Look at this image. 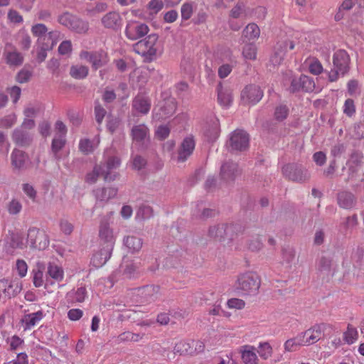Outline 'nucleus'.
<instances>
[{"label":"nucleus","mask_w":364,"mask_h":364,"mask_svg":"<svg viewBox=\"0 0 364 364\" xmlns=\"http://www.w3.org/2000/svg\"><path fill=\"white\" fill-rule=\"evenodd\" d=\"M363 156L360 152L355 151L351 154L347 165L348 166L349 170L352 173H354L357 171V168L360 166L363 163Z\"/></svg>","instance_id":"46"},{"label":"nucleus","mask_w":364,"mask_h":364,"mask_svg":"<svg viewBox=\"0 0 364 364\" xmlns=\"http://www.w3.org/2000/svg\"><path fill=\"white\" fill-rule=\"evenodd\" d=\"M250 137L242 129H236L232 132L230 137V144L232 150L245 151L249 146Z\"/></svg>","instance_id":"14"},{"label":"nucleus","mask_w":364,"mask_h":364,"mask_svg":"<svg viewBox=\"0 0 364 364\" xmlns=\"http://www.w3.org/2000/svg\"><path fill=\"white\" fill-rule=\"evenodd\" d=\"M151 100L146 96L137 95L132 102V109L141 114H146L151 109Z\"/></svg>","instance_id":"24"},{"label":"nucleus","mask_w":364,"mask_h":364,"mask_svg":"<svg viewBox=\"0 0 364 364\" xmlns=\"http://www.w3.org/2000/svg\"><path fill=\"white\" fill-rule=\"evenodd\" d=\"M304 346H305L304 339L301 334L299 333L296 336L287 340L284 343V348L285 352H294Z\"/></svg>","instance_id":"40"},{"label":"nucleus","mask_w":364,"mask_h":364,"mask_svg":"<svg viewBox=\"0 0 364 364\" xmlns=\"http://www.w3.org/2000/svg\"><path fill=\"white\" fill-rule=\"evenodd\" d=\"M112 252V250L102 247L99 252L93 255L91 264L96 268L102 267L111 257Z\"/></svg>","instance_id":"27"},{"label":"nucleus","mask_w":364,"mask_h":364,"mask_svg":"<svg viewBox=\"0 0 364 364\" xmlns=\"http://www.w3.org/2000/svg\"><path fill=\"white\" fill-rule=\"evenodd\" d=\"M99 144L100 137L98 136L95 137L92 141L84 139L80 141L79 149L82 153L88 154L92 153L98 146Z\"/></svg>","instance_id":"39"},{"label":"nucleus","mask_w":364,"mask_h":364,"mask_svg":"<svg viewBox=\"0 0 364 364\" xmlns=\"http://www.w3.org/2000/svg\"><path fill=\"white\" fill-rule=\"evenodd\" d=\"M338 203L344 209L352 208L355 205L354 196L348 191H342L338 194Z\"/></svg>","instance_id":"34"},{"label":"nucleus","mask_w":364,"mask_h":364,"mask_svg":"<svg viewBox=\"0 0 364 364\" xmlns=\"http://www.w3.org/2000/svg\"><path fill=\"white\" fill-rule=\"evenodd\" d=\"M159 37L156 34L149 35L146 38L136 43L133 50L145 58L148 61L154 60L159 51Z\"/></svg>","instance_id":"2"},{"label":"nucleus","mask_w":364,"mask_h":364,"mask_svg":"<svg viewBox=\"0 0 364 364\" xmlns=\"http://www.w3.org/2000/svg\"><path fill=\"white\" fill-rule=\"evenodd\" d=\"M88 68L85 65H73L70 68V74L75 79H83L88 75Z\"/></svg>","instance_id":"49"},{"label":"nucleus","mask_w":364,"mask_h":364,"mask_svg":"<svg viewBox=\"0 0 364 364\" xmlns=\"http://www.w3.org/2000/svg\"><path fill=\"white\" fill-rule=\"evenodd\" d=\"M8 48H14L13 45L10 43H7L6 44L5 50L3 54L6 60V63L10 66L21 65L23 61L22 54L15 49L14 50H8Z\"/></svg>","instance_id":"21"},{"label":"nucleus","mask_w":364,"mask_h":364,"mask_svg":"<svg viewBox=\"0 0 364 364\" xmlns=\"http://www.w3.org/2000/svg\"><path fill=\"white\" fill-rule=\"evenodd\" d=\"M324 325L318 324L300 333L305 346H309L318 341L323 333Z\"/></svg>","instance_id":"18"},{"label":"nucleus","mask_w":364,"mask_h":364,"mask_svg":"<svg viewBox=\"0 0 364 364\" xmlns=\"http://www.w3.org/2000/svg\"><path fill=\"white\" fill-rule=\"evenodd\" d=\"M257 353L260 358L267 360L272 355V348L268 342H261L258 345Z\"/></svg>","instance_id":"52"},{"label":"nucleus","mask_w":364,"mask_h":364,"mask_svg":"<svg viewBox=\"0 0 364 364\" xmlns=\"http://www.w3.org/2000/svg\"><path fill=\"white\" fill-rule=\"evenodd\" d=\"M149 31V26L136 21H129L125 28V35L129 40L136 41L146 36Z\"/></svg>","instance_id":"12"},{"label":"nucleus","mask_w":364,"mask_h":364,"mask_svg":"<svg viewBox=\"0 0 364 364\" xmlns=\"http://www.w3.org/2000/svg\"><path fill=\"white\" fill-rule=\"evenodd\" d=\"M27 242L33 249L44 250L49 245L47 235L36 228H31L28 231Z\"/></svg>","instance_id":"6"},{"label":"nucleus","mask_w":364,"mask_h":364,"mask_svg":"<svg viewBox=\"0 0 364 364\" xmlns=\"http://www.w3.org/2000/svg\"><path fill=\"white\" fill-rule=\"evenodd\" d=\"M243 36L251 41V40H257L259 38L260 36V29L259 26L255 23H249L243 30L242 32Z\"/></svg>","instance_id":"44"},{"label":"nucleus","mask_w":364,"mask_h":364,"mask_svg":"<svg viewBox=\"0 0 364 364\" xmlns=\"http://www.w3.org/2000/svg\"><path fill=\"white\" fill-rule=\"evenodd\" d=\"M31 31L34 36L38 37V42L40 41V38L46 36L48 34V27L43 23L33 25Z\"/></svg>","instance_id":"53"},{"label":"nucleus","mask_w":364,"mask_h":364,"mask_svg":"<svg viewBox=\"0 0 364 364\" xmlns=\"http://www.w3.org/2000/svg\"><path fill=\"white\" fill-rule=\"evenodd\" d=\"M44 264L42 262L36 264V268L32 271L33 283L36 287H43L46 289V274L44 275Z\"/></svg>","instance_id":"29"},{"label":"nucleus","mask_w":364,"mask_h":364,"mask_svg":"<svg viewBox=\"0 0 364 364\" xmlns=\"http://www.w3.org/2000/svg\"><path fill=\"white\" fill-rule=\"evenodd\" d=\"M87 297V291L85 287H79L67 294V299L72 304L82 303Z\"/></svg>","instance_id":"35"},{"label":"nucleus","mask_w":364,"mask_h":364,"mask_svg":"<svg viewBox=\"0 0 364 364\" xmlns=\"http://www.w3.org/2000/svg\"><path fill=\"white\" fill-rule=\"evenodd\" d=\"M191 340L180 341L173 347V353L180 355H193Z\"/></svg>","instance_id":"38"},{"label":"nucleus","mask_w":364,"mask_h":364,"mask_svg":"<svg viewBox=\"0 0 364 364\" xmlns=\"http://www.w3.org/2000/svg\"><path fill=\"white\" fill-rule=\"evenodd\" d=\"M27 159L26 153L20 149H14L11 152V161L14 169L19 171L24 168Z\"/></svg>","instance_id":"26"},{"label":"nucleus","mask_w":364,"mask_h":364,"mask_svg":"<svg viewBox=\"0 0 364 364\" xmlns=\"http://www.w3.org/2000/svg\"><path fill=\"white\" fill-rule=\"evenodd\" d=\"M45 314L40 310L34 313L26 314L21 321L25 331L30 330L34 327L41 320L43 319Z\"/></svg>","instance_id":"28"},{"label":"nucleus","mask_w":364,"mask_h":364,"mask_svg":"<svg viewBox=\"0 0 364 364\" xmlns=\"http://www.w3.org/2000/svg\"><path fill=\"white\" fill-rule=\"evenodd\" d=\"M58 21L63 26L79 33H85L88 29V24L87 22L78 18L69 12H64L59 15L58 17Z\"/></svg>","instance_id":"5"},{"label":"nucleus","mask_w":364,"mask_h":364,"mask_svg":"<svg viewBox=\"0 0 364 364\" xmlns=\"http://www.w3.org/2000/svg\"><path fill=\"white\" fill-rule=\"evenodd\" d=\"M22 190L23 193L32 200L35 201L37 197V191L33 185L25 183L22 184Z\"/></svg>","instance_id":"62"},{"label":"nucleus","mask_w":364,"mask_h":364,"mask_svg":"<svg viewBox=\"0 0 364 364\" xmlns=\"http://www.w3.org/2000/svg\"><path fill=\"white\" fill-rule=\"evenodd\" d=\"M132 136L134 142L144 144L149 140V128L144 124L135 125L132 129Z\"/></svg>","instance_id":"23"},{"label":"nucleus","mask_w":364,"mask_h":364,"mask_svg":"<svg viewBox=\"0 0 364 364\" xmlns=\"http://www.w3.org/2000/svg\"><path fill=\"white\" fill-rule=\"evenodd\" d=\"M208 123V127L206 128L205 134L210 140H215L220 132L219 120L215 117H211Z\"/></svg>","instance_id":"33"},{"label":"nucleus","mask_w":364,"mask_h":364,"mask_svg":"<svg viewBox=\"0 0 364 364\" xmlns=\"http://www.w3.org/2000/svg\"><path fill=\"white\" fill-rule=\"evenodd\" d=\"M164 7V3L161 0H151L147 4V9L151 14H156Z\"/></svg>","instance_id":"64"},{"label":"nucleus","mask_w":364,"mask_h":364,"mask_svg":"<svg viewBox=\"0 0 364 364\" xmlns=\"http://www.w3.org/2000/svg\"><path fill=\"white\" fill-rule=\"evenodd\" d=\"M263 97V91L255 85L246 86L241 92V100L243 104L253 105L260 101Z\"/></svg>","instance_id":"13"},{"label":"nucleus","mask_w":364,"mask_h":364,"mask_svg":"<svg viewBox=\"0 0 364 364\" xmlns=\"http://www.w3.org/2000/svg\"><path fill=\"white\" fill-rule=\"evenodd\" d=\"M15 269L21 278L26 277L28 272L27 263L23 259H17L16 262Z\"/></svg>","instance_id":"61"},{"label":"nucleus","mask_w":364,"mask_h":364,"mask_svg":"<svg viewBox=\"0 0 364 364\" xmlns=\"http://www.w3.org/2000/svg\"><path fill=\"white\" fill-rule=\"evenodd\" d=\"M61 33L58 31H52L48 33L47 36L43 39H48L50 41V44H48L46 49H53L60 39Z\"/></svg>","instance_id":"55"},{"label":"nucleus","mask_w":364,"mask_h":364,"mask_svg":"<svg viewBox=\"0 0 364 364\" xmlns=\"http://www.w3.org/2000/svg\"><path fill=\"white\" fill-rule=\"evenodd\" d=\"M13 141L19 146L28 145L32 140L31 134L22 128L16 129L12 134Z\"/></svg>","instance_id":"31"},{"label":"nucleus","mask_w":364,"mask_h":364,"mask_svg":"<svg viewBox=\"0 0 364 364\" xmlns=\"http://www.w3.org/2000/svg\"><path fill=\"white\" fill-rule=\"evenodd\" d=\"M144 336V333H134L131 331H125L119 335L117 340L119 343L138 342L143 338Z\"/></svg>","instance_id":"47"},{"label":"nucleus","mask_w":364,"mask_h":364,"mask_svg":"<svg viewBox=\"0 0 364 364\" xmlns=\"http://www.w3.org/2000/svg\"><path fill=\"white\" fill-rule=\"evenodd\" d=\"M7 210L10 215H17L22 210V204L21 201L16 198H13L7 204Z\"/></svg>","instance_id":"56"},{"label":"nucleus","mask_w":364,"mask_h":364,"mask_svg":"<svg viewBox=\"0 0 364 364\" xmlns=\"http://www.w3.org/2000/svg\"><path fill=\"white\" fill-rule=\"evenodd\" d=\"M242 360L245 364H257L258 358L256 354L255 348L251 346H246L242 351Z\"/></svg>","instance_id":"36"},{"label":"nucleus","mask_w":364,"mask_h":364,"mask_svg":"<svg viewBox=\"0 0 364 364\" xmlns=\"http://www.w3.org/2000/svg\"><path fill=\"white\" fill-rule=\"evenodd\" d=\"M19 43L23 49H28L31 44L29 35L23 30L18 32Z\"/></svg>","instance_id":"60"},{"label":"nucleus","mask_w":364,"mask_h":364,"mask_svg":"<svg viewBox=\"0 0 364 364\" xmlns=\"http://www.w3.org/2000/svg\"><path fill=\"white\" fill-rule=\"evenodd\" d=\"M257 48L253 43L246 44L242 49V56L246 60H255L257 58Z\"/></svg>","instance_id":"50"},{"label":"nucleus","mask_w":364,"mask_h":364,"mask_svg":"<svg viewBox=\"0 0 364 364\" xmlns=\"http://www.w3.org/2000/svg\"><path fill=\"white\" fill-rule=\"evenodd\" d=\"M309 69L311 73L319 75L323 71V66L319 60L313 58L309 62Z\"/></svg>","instance_id":"63"},{"label":"nucleus","mask_w":364,"mask_h":364,"mask_svg":"<svg viewBox=\"0 0 364 364\" xmlns=\"http://www.w3.org/2000/svg\"><path fill=\"white\" fill-rule=\"evenodd\" d=\"M141 294L148 300H154L159 293V287L154 285L144 287L141 289Z\"/></svg>","instance_id":"51"},{"label":"nucleus","mask_w":364,"mask_h":364,"mask_svg":"<svg viewBox=\"0 0 364 364\" xmlns=\"http://www.w3.org/2000/svg\"><path fill=\"white\" fill-rule=\"evenodd\" d=\"M218 93V102L224 108H228L232 102V94L228 87L223 86L222 82H219L216 88Z\"/></svg>","instance_id":"22"},{"label":"nucleus","mask_w":364,"mask_h":364,"mask_svg":"<svg viewBox=\"0 0 364 364\" xmlns=\"http://www.w3.org/2000/svg\"><path fill=\"white\" fill-rule=\"evenodd\" d=\"M121 268L123 269V273L127 277L132 278L135 276L139 265L133 261H124Z\"/></svg>","instance_id":"48"},{"label":"nucleus","mask_w":364,"mask_h":364,"mask_svg":"<svg viewBox=\"0 0 364 364\" xmlns=\"http://www.w3.org/2000/svg\"><path fill=\"white\" fill-rule=\"evenodd\" d=\"M102 22L107 28H117L120 26L121 17L117 12H109L102 18Z\"/></svg>","instance_id":"37"},{"label":"nucleus","mask_w":364,"mask_h":364,"mask_svg":"<svg viewBox=\"0 0 364 364\" xmlns=\"http://www.w3.org/2000/svg\"><path fill=\"white\" fill-rule=\"evenodd\" d=\"M196 139L193 134H188L181 142L178 149L177 161H186L193 153L196 148Z\"/></svg>","instance_id":"11"},{"label":"nucleus","mask_w":364,"mask_h":364,"mask_svg":"<svg viewBox=\"0 0 364 364\" xmlns=\"http://www.w3.org/2000/svg\"><path fill=\"white\" fill-rule=\"evenodd\" d=\"M93 193L97 200L107 202L117 196V189L115 188H99L94 190Z\"/></svg>","instance_id":"30"},{"label":"nucleus","mask_w":364,"mask_h":364,"mask_svg":"<svg viewBox=\"0 0 364 364\" xmlns=\"http://www.w3.org/2000/svg\"><path fill=\"white\" fill-rule=\"evenodd\" d=\"M260 285L259 276L255 272L247 271L237 276L233 287L238 295L252 296L257 294Z\"/></svg>","instance_id":"1"},{"label":"nucleus","mask_w":364,"mask_h":364,"mask_svg":"<svg viewBox=\"0 0 364 364\" xmlns=\"http://www.w3.org/2000/svg\"><path fill=\"white\" fill-rule=\"evenodd\" d=\"M290 89L291 92L299 90L313 92L315 89V82L311 77L306 75H301L299 78L292 79Z\"/></svg>","instance_id":"19"},{"label":"nucleus","mask_w":364,"mask_h":364,"mask_svg":"<svg viewBox=\"0 0 364 364\" xmlns=\"http://www.w3.org/2000/svg\"><path fill=\"white\" fill-rule=\"evenodd\" d=\"M111 151V149L105 150L104 153L105 163L100 165L101 173L106 181H114L118 174L113 171L117 169L121 164L120 159L116 156H107L108 152Z\"/></svg>","instance_id":"3"},{"label":"nucleus","mask_w":364,"mask_h":364,"mask_svg":"<svg viewBox=\"0 0 364 364\" xmlns=\"http://www.w3.org/2000/svg\"><path fill=\"white\" fill-rule=\"evenodd\" d=\"M65 141V137H63V136L55 135L52 141L51 149L56 160L61 159L60 151L64 147Z\"/></svg>","instance_id":"41"},{"label":"nucleus","mask_w":364,"mask_h":364,"mask_svg":"<svg viewBox=\"0 0 364 364\" xmlns=\"http://www.w3.org/2000/svg\"><path fill=\"white\" fill-rule=\"evenodd\" d=\"M294 43L291 41L284 40L277 42L270 56L269 66H272L274 68L279 65L283 62L287 53L294 49Z\"/></svg>","instance_id":"4"},{"label":"nucleus","mask_w":364,"mask_h":364,"mask_svg":"<svg viewBox=\"0 0 364 364\" xmlns=\"http://www.w3.org/2000/svg\"><path fill=\"white\" fill-rule=\"evenodd\" d=\"M194 3L186 2L183 3L181 8V19L187 21L191 18L193 13Z\"/></svg>","instance_id":"54"},{"label":"nucleus","mask_w":364,"mask_h":364,"mask_svg":"<svg viewBox=\"0 0 364 364\" xmlns=\"http://www.w3.org/2000/svg\"><path fill=\"white\" fill-rule=\"evenodd\" d=\"M358 331L351 324H348L346 330L343 333V339L348 345H352L358 339Z\"/></svg>","instance_id":"43"},{"label":"nucleus","mask_w":364,"mask_h":364,"mask_svg":"<svg viewBox=\"0 0 364 364\" xmlns=\"http://www.w3.org/2000/svg\"><path fill=\"white\" fill-rule=\"evenodd\" d=\"M46 289L50 288L56 283H60L64 279V270L61 265L55 262H49L46 267Z\"/></svg>","instance_id":"8"},{"label":"nucleus","mask_w":364,"mask_h":364,"mask_svg":"<svg viewBox=\"0 0 364 364\" xmlns=\"http://www.w3.org/2000/svg\"><path fill=\"white\" fill-rule=\"evenodd\" d=\"M295 257V252L291 248L284 249L282 251V262L286 264L289 267L291 266V264Z\"/></svg>","instance_id":"57"},{"label":"nucleus","mask_w":364,"mask_h":364,"mask_svg":"<svg viewBox=\"0 0 364 364\" xmlns=\"http://www.w3.org/2000/svg\"><path fill=\"white\" fill-rule=\"evenodd\" d=\"M350 58L344 50H338L333 55V65L342 75L346 73L349 68Z\"/></svg>","instance_id":"20"},{"label":"nucleus","mask_w":364,"mask_h":364,"mask_svg":"<svg viewBox=\"0 0 364 364\" xmlns=\"http://www.w3.org/2000/svg\"><path fill=\"white\" fill-rule=\"evenodd\" d=\"M221 62L228 61V63H223L218 70V76L221 78H225L232 72L234 65L236 64L232 53L230 50L228 49L220 53Z\"/></svg>","instance_id":"16"},{"label":"nucleus","mask_w":364,"mask_h":364,"mask_svg":"<svg viewBox=\"0 0 364 364\" xmlns=\"http://www.w3.org/2000/svg\"><path fill=\"white\" fill-rule=\"evenodd\" d=\"M289 114V109L285 105H279L276 107L274 111V119L277 121H283L287 118Z\"/></svg>","instance_id":"59"},{"label":"nucleus","mask_w":364,"mask_h":364,"mask_svg":"<svg viewBox=\"0 0 364 364\" xmlns=\"http://www.w3.org/2000/svg\"><path fill=\"white\" fill-rule=\"evenodd\" d=\"M124 245L131 252H136L141 250L142 247V240L136 236H127L124 239Z\"/></svg>","instance_id":"42"},{"label":"nucleus","mask_w":364,"mask_h":364,"mask_svg":"<svg viewBox=\"0 0 364 364\" xmlns=\"http://www.w3.org/2000/svg\"><path fill=\"white\" fill-rule=\"evenodd\" d=\"M317 271L324 275H330L333 274V261L326 256H322L316 261Z\"/></svg>","instance_id":"32"},{"label":"nucleus","mask_w":364,"mask_h":364,"mask_svg":"<svg viewBox=\"0 0 364 364\" xmlns=\"http://www.w3.org/2000/svg\"><path fill=\"white\" fill-rule=\"evenodd\" d=\"M282 173L285 177L296 182H303L309 178L307 170L301 166L294 164L284 166Z\"/></svg>","instance_id":"9"},{"label":"nucleus","mask_w":364,"mask_h":364,"mask_svg":"<svg viewBox=\"0 0 364 364\" xmlns=\"http://www.w3.org/2000/svg\"><path fill=\"white\" fill-rule=\"evenodd\" d=\"M230 17L233 18H238L242 16H246L247 14L243 4H237L230 11Z\"/></svg>","instance_id":"58"},{"label":"nucleus","mask_w":364,"mask_h":364,"mask_svg":"<svg viewBox=\"0 0 364 364\" xmlns=\"http://www.w3.org/2000/svg\"><path fill=\"white\" fill-rule=\"evenodd\" d=\"M99 237L103 247L113 250L115 244L117 234L110 227L107 220H102L99 227Z\"/></svg>","instance_id":"7"},{"label":"nucleus","mask_w":364,"mask_h":364,"mask_svg":"<svg viewBox=\"0 0 364 364\" xmlns=\"http://www.w3.org/2000/svg\"><path fill=\"white\" fill-rule=\"evenodd\" d=\"M176 110V102L173 98L165 101L158 108L153 111V119L156 121H163L171 117Z\"/></svg>","instance_id":"15"},{"label":"nucleus","mask_w":364,"mask_h":364,"mask_svg":"<svg viewBox=\"0 0 364 364\" xmlns=\"http://www.w3.org/2000/svg\"><path fill=\"white\" fill-rule=\"evenodd\" d=\"M238 227L234 225L220 224L210 228L208 233L212 237L218 238L220 240L234 239V235Z\"/></svg>","instance_id":"10"},{"label":"nucleus","mask_w":364,"mask_h":364,"mask_svg":"<svg viewBox=\"0 0 364 364\" xmlns=\"http://www.w3.org/2000/svg\"><path fill=\"white\" fill-rule=\"evenodd\" d=\"M355 6L354 0H343L338 8L334 19L339 21L343 18L345 12L351 10Z\"/></svg>","instance_id":"45"},{"label":"nucleus","mask_w":364,"mask_h":364,"mask_svg":"<svg viewBox=\"0 0 364 364\" xmlns=\"http://www.w3.org/2000/svg\"><path fill=\"white\" fill-rule=\"evenodd\" d=\"M80 57L81 59L90 62L95 70L103 66L107 62V55L102 51L88 52L83 50L80 53Z\"/></svg>","instance_id":"17"},{"label":"nucleus","mask_w":364,"mask_h":364,"mask_svg":"<svg viewBox=\"0 0 364 364\" xmlns=\"http://www.w3.org/2000/svg\"><path fill=\"white\" fill-rule=\"evenodd\" d=\"M237 172V164L232 161H228L221 166L220 175L223 180L228 182L235 179Z\"/></svg>","instance_id":"25"}]
</instances>
